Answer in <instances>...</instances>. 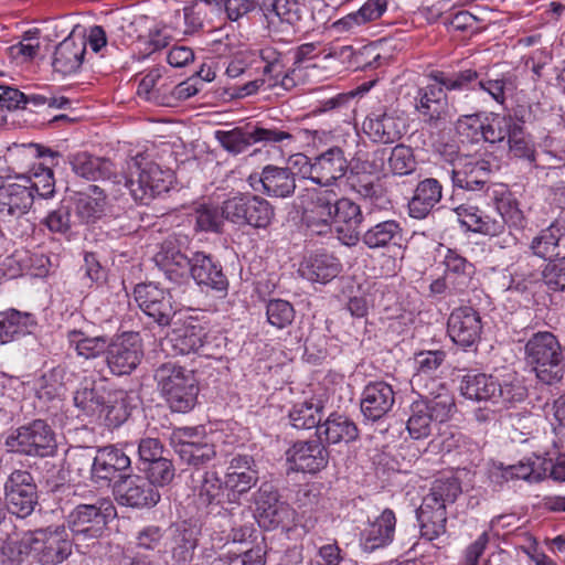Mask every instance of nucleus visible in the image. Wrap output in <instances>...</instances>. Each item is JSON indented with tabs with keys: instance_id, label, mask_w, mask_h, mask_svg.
Returning a JSON list of instances; mask_svg holds the SVG:
<instances>
[{
	"instance_id": "052dcab7",
	"label": "nucleus",
	"mask_w": 565,
	"mask_h": 565,
	"mask_svg": "<svg viewBox=\"0 0 565 565\" xmlns=\"http://www.w3.org/2000/svg\"><path fill=\"white\" fill-rule=\"evenodd\" d=\"M461 493V486L457 478L446 477L436 479L430 491L424 498L434 499L435 503L447 508L452 504Z\"/></svg>"
},
{
	"instance_id": "7c9ffc66",
	"label": "nucleus",
	"mask_w": 565,
	"mask_h": 565,
	"mask_svg": "<svg viewBox=\"0 0 565 565\" xmlns=\"http://www.w3.org/2000/svg\"><path fill=\"white\" fill-rule=\"evenodd\" d=\"M258 182L264 194L276 199L290 198L297 188L296 173L287 167H264Z\"/></svg>"
},
{
	"instance_id": "ddd939ff",
	"label": "nucleus",
	"mask_w": 565,
	"mask_h": 565,
	"mask_svg": "<svg viewBox=\"0 0 565 565\" xmlns=\"http://www.w3.org/2000/svg\"><path fill=\"white\" fill-rule=\"evenodd\" d=\"M7 508L19 518L30 515L38 504L36 486L29 471L14 470L4 484Z\"/></svg>"
},
{
	"instance_id": "bb28decb",
	"label": "nucleus",
	"mask_w": 565,
	"mask_h": 565,
	"mask_svg": "<svg viewBox=\"0 0 565 565\" xmlns=\"http://www.w3.org/2000/svg\"><path fill=\"white\" fill-rule=\"evenodd\" d=\"M67 161L76 175L88 181L108 180L114 183L118 179L114 163L106 158L82 151L70 154Z\"/></svg>"
},
{
	"instance_id": "c756f323",
	"label": "nucleus",
	"mask_w": 565,
	"mask_h": 565,
	"mask_svg": "<svg viewBox=\"0 0 565 565\" xmlns=\"http://www.w3.org/2000/svg\"><path fill=\"white\" fill-rule=\"evenodd\" d=\"M130 458L114 446L104 447L95 455V468L93 469V481L95 483H109L120 473L130 468Z\"/></svg>"
},
{
	"instance_id": "2f4dec72",
	"label": "nucleus",
	"mask_w": 565,
	"mask_h": 565,
	"mask_svg": "<svg viewBox=\"0 0 565 565\" xmlns=\"http://www.w3.org/2000/svg\"><path fill=\"white\" fill-rule=\"evenodd\" d=\"M446 266V278L448 279L454 295L465 294L475 286V265L454 249H447L444 257Z\"/></svg>"
},
{
	"instance_id": "393cba45",
	"label": "nucleus",
	"mask_w": 565,
	"mask_h": 565,
	"mask_svg": "<svg viewBox=\"0 0 565 565\" xmlns=\"http://www.w3.org/2000/svg\"><path fill=\"white\" fill-rule=\"evenodd\" d=\"M395 529V513L391 509L383 510L361 532L360 542L363 551L370 553L391 544L394 540Z\"/></svg>"
},
{
	"instance_id": "e2e57ef3",
	"label": "nucleus",
	"mask_w": 565,
	"mask_h": 565,
	"mask_svg": "<svg viewBox=\"0 0 565 565\" xmlns=\"http://www.w3.org/2000/svg\"><path fill=\"white\" fill-rule=\"evenodd\" d=\"M198 540L192 530H178L173 536L172 557L181 564L186 565L193 559Z\"/></svg>"
},
{
	"instance_id": "8fccbe9b",
	"label": "nucleus",
	"mask_w": 565,
	"mask_h": 565,
	"mask_svg": "<svg viewBox=\"0 0 565 565\" xmlns=\"http://www.w3.org/2000/svg\"><path fill=\"white\" fill-rule=\"evenodd\" d=\"M66 339L77 355L86 360L106 354L108 343L105 337H89L82 330L73 329L67 331Z\"/></svg>"
},
{
	"instance_id": "37998d69",
	"label": "nucleus",
	"mask_w": 565,
	"mask_h": 565,
	"mask_svg": "<svg viewBox=\"0 0 565 565\" xmlns=\"http://www.w3.org/2000/svg\"><path fill=\"white\" fill-rule=\"evenodd\" d=\"M499 382L484 373H468L460 382L461 394L471 401H497Z\"/></svg>"
},
{
	"instance_id": "6ab92c4d",
	"label": "nucleus",
	"mask_w": 565,
	"mask_h": 565,
	"mask_svg": "<svg viewBox=\"0 0 565 565\" xmlns=\"http://www.w3.org/2000/svg\"><path fill=\"white\" fill-rule=\"evenodd\" d=\"M490 163L469 156H457L451 161V180L455 186L480 191L490 178Z\"/></svg>"
},
{
	"instance_id": "72a5a7b5",
	"label": "nucleus",
	"mask_w": 565,
	"mask_h": 565,
	"mask_svg": "<svg viewBox=\"0 0 565 565\" xmlns=\"http://www.w3.org/2000/svg\"><path fill=\"white\" fill-rule=\"evenodd\" d=\"M441 196L443 188L437 179L427 178L420 181L408 202L409 216L417 220L425 218L440 202Z\"/></svg>"
},
{
	"instance_id": "de8ad7c7",
	"label": "nucleus",
	"mask_w": 565,
	"mask_h": 565,
	"mask_svg": "<svg viewBox=\"0 0 565 565\" xmlns=\"http://www.w3.org/2000/svg\"><path fill=\"white\" fill-rule=\"evenodd\" d=\"M565 233V225L559 220L553 222L548 227L541 231L531 244L533 253L544 259H552L558 256V243Z\"/></svg>"
},
{
	"instance_id": "0eeeda50",
	"label": "nucleus",
	"mask_w": 565,
	"mask_h": 565,
	"mask_svg": "<svg viewBox=\"0 0 565 565\" xmlns=\"http://www.w3.org/2000/svg\"><path fill=\"white\" fill-rule=\"evenodd\" d=\"M223 215L225 220L238 226L267 228L274 220L275 211L266 199L241 193L223 202Z\"/></svg>"
},
{
	"instance_id": "49530a36",
	"label": "nucleus",
	"mask_w": 565,
	"mask_h": 565,
	"mask_svg": "<svg viewBox=\"0 0 565 565\" xmlns=\"http://www.w3.org/2000/svg\"><path fill=\"white\" fill-rule=\"evenodd\" d=\"M403 236V228L395 220H386L367 228L361 236L363 244L371 249L396 244Z\"/></svg>"
},
{
	"instance_id": "4c0bfd02",
	"label": "nucleus",
	"mask_w": 565,
	"mask_h": 565,
	"mask_svg": "<svg viewBox=\"0 0 565 565\" xmlns=\"http://www.w3.org/2000/svg\"><path fill=\"white\" fill-rule=\"evenodd\" d=\"M417 520L420 525L422 537L429 542L446 532V508L443 504L435 503L431 498L423 499L422 505L417 510Z\"/></svg>"
},
{
	"instance_id": "5701e85b",
	"label": "nucleus",
	"mask_w": 565,
	"mask_h": 565,
	"mask_svg": "<svg viewBox=\"0 0 565 565\" xmlns=\"http://www.w3.org/2000/svg\"><path fill=\"white\" fill-rule=\"evenodd\" d=\"M189 276L200 285L216 291H226L228 280L222 266L204 252H193L189 266Z\"/></svg>"
},
{
	"instance_id": "a211bd4d",
	"label": "nucleus",
	"mask_w": 565,
	"mask_h": 565,
	"mask_svg": "<svg viewBox=\"0 0 565 565\" xmlns=\"http://www.w3.org/2000/svg\"><path fill=\"white\" fill-rule=\"evenodd\" d=\"M363 130L374 142L387 145L402 138L405 124L396 110L381 108L365 118Z\"/></svg>"
},
{
	"instance_id": "5fc2aeb1",
	"label": "nucleus",
	"mask_w": 565,
	"mask_h": 565,
	"mask_svg": "<svg viewBox=\"0 0 565 565\" xmlns=\"http://www.w3.org/2000/svg\"><path fill=\"white\" fill-rule=\"evenodd\" d=\"M429 77L439 84L444 90L475 88L479 81V74L473 70H465L457 73L435 71L430 73Z\"/></svg>"
},
{
	"instance_id": "a878e982",
	"label": "nucleus",
	"mask_w": 565,
	"mask_h": 565,
	"mask_svg": "<svg viewBox=\"0 0 565 565\" xmlns=\"http://www.w3.org/2000/svg\"><path fill=\"white\" fill-rule=\"evenodd\" d=\"M258 481V470L254 458L249 455L234 456L226 469L224 484L233 493L244 494Z\"/></svg>"
},
{
	"instance_id": "412c9836",
	"label": "nucleus",
	"mask_w": 565,
	"mask_h": 565,
	"mask_svg": "<svg viewBox=\"0 0 565 565\" xmlns=\"http://www.w3.org/2000/svg\"><path fill=\"white\" fill-rule=\"evenodd\" d=\"M291 469L316 473L327 467L329 451L320 439L297 441L286 452Z\"/></svg>"
},
{
	"instance_id": "6e6552de",
	"label": "nucleus",
	"mask_w": 565,
	"mask_h": 565,
	"mask_svg": "<svg viewBox=\"0 0 565 565\" xmlns=\"http://www.w3.org/2000/svg\"><path fill=\"white\" fill-rule=\"evenodd\" d=\"M413 104L420 121L429 129L441 131L452 122L447 94L436 82L418 87Z\"/></svg>"
},
{
	"instance_id": "dca6fc26",
	"label": "nucleus",
	"mask_w": 565,
	"mask_h": 565,
	"mask_svg": "<svg viewBox=\"0 0 565 565\" xmlns=\"http://www.w3.org/2000/svg\"><path fill=\"white\" fill-rule=\"evenodd\" d=\"M191 256L186 254L182 244L172 237L167 238L153 256L156 266L167 279L181 284L189 278Z\"/></svg>"
},
{
	"instance_id": "774afa93",
	"label": "nucleus",
	"mask_w": 565,
	"mask_h": 565,
	"mask_svg": "<svg viewBox=\"0 0 565 565\" xmlns=\"http://www.w3.org/2000/svg\"><path fill=\"white\" fill-rule=\"evenodd\" d=\"M289 418L292 426L298 429L318 428L321 425L320 408L313 404L302 403L296 405L289 413Z\"/></svg>"
},
{
	"instance_id": "f8f14e48",
	"label": "nucleus",
	"mask_w": 565,
	"mask_h": 565,
	"mask_svg": "<svg viewBox=\"0 0 565 565\" xmlns=\"http://www.w3.org/2000/svg\"><path fill=\"white\" fill-rule=\"evenodd\" d=\"M337 201L338 194L333 190L313 189L308 191L301 201L302 221L318 234L327 233L332 225Z\"/></svg>"
},
{
	"instance_id": "f704fd0d",
	"label": "nucleus",
	"mask_w": 565,
	"mask_h": 565,
	"mask_svg": "<svg viewBox=\"0 0 565 565\" xmlns=\"http://www.w3.org/2000/svg\"><path fill=\"white\" fill-rule=\"evenodd\" d=\"M85 52L86 40L84 38L68 36L64 39L54 51L52 62L54 71L64 75L76 72L83 63Z\"/></svg>"
},
{
	"instance_id": "bf43d9fd",
	"label": "nucleus",
	"mask_w": 565,
	"mask_h": 565,
	"mask_svg": "<svg viewBox=\"0 0 565 565\" xmlns=\"http://www.w3.org/2000/svg\"><path fill=\"white\" fill-rule=\"evenodd\" d=\"M224 481L215 471H206L203 475L200 487L198 488L196 499L200 507H209L221 502Z\"/></svg>"
},
{
	"instance_id": "20e7f679",
	"label": "nucleus",
	"mask_w": 565,
	"mask_h": 565,
	"mask_svg": "<svg viewBox=\"0 0 565 565\" xmlns=\"http://www.w3.org/2000/svg\"><path fill=\"white\" fill-rule=\"evenodd\" d=\"M524 360L543 384H556L564 376L565 355L559 341L552 332L534 333L525 343Z\"/></svg>"
},
{
	"instance_id": "13d9d810",
	"label": "nucleus",
	"mask_w": 565,
	"mask_h": 565,
	"mask_svg": "<svg viewBox=\"0 0 565 565\" xmlns=\"http://www.w3.org/2000/svg\"><path fill=\"white\" fill-rule=\"evenodd\" d=\"M215 139L230 153L238 154L253 145L252 131L242 127L232 130H216Z\"/></svg>"
},
{
	"instance_id": "39448f33",
	"label": "nucleus",
	"mask_w": 565,
	"mask_h": 565,
	"mask_svg": "<svg viewBox=\"0 0 565 565\" xmlns=\"http://www.w3.org/2000/svg\"><path fill=\"white\" fill-rule=\"evenodd\" d=\"M154 380L172 412L188 413L196 405L200 388L192 370L166 362L156 369Z\"/></svg>"
},
{
	"instance_id": "f3484780",
	"label": "nucleus",
	"mask_w": 565,
	"mask_h": 565,
	"mask_svg": "<svg viewBox=\"0 0 565 565\" xmlns=\"http://www.w3.org/2000/svg\"><path fill=\"white\" fill-rule=\"evenodd\" d=\"M117 501L131 508H150L160 500V493L146 478L124 476L114 486Z\"/></svg>"
},
{
	"instance_id": "423d86ee",
	"label": "nucleus",
	"mask_w": 565,
	"mask_h": 565,
	"mask_svg": "<svg viewBox=\"0 0 565 565\" xmlns=\"http://www.w3.org/2000/svg\"><path fill=\"white\" fill-rule=\"evenodd\" d=\"M4 445L11 452L41 458L53 456L57 447L53 429L43 419L11 430Z\"/></svg>"
},
{
	"instance_id": "c9c22d12",
	"label": "nucleus",
	"mask_w": 565,
	"mask_h": 565,
	"mask_svg": "<svg viewBox=\"0 0 565 565\" xmlns=\"http://www.w3.org/2000/svg\"><path fill=\"white\" fill-rule=\"evenodd\" d=\"M107 391L104 385L93 377H85L74 393V404L86 416L104 413L107 402Z\"/></svg>"
},
{
	"instance_id": "c03bdc74",
	"label": "nucleus",
	"mask_w": 565,
	"mask_h": 565,
	"mask_svg": "<svg viewBox=\"0 0 565 565\" xmlns=\"http://www.w3.org/2000/svg\"><path fill=\"white\" fill-rule=\"evenodd\" d=\"M259 55L264 63L263 75L268 77L269 88L281 86L288 90L295 86V79L287 72L280 52L268 46L262 49Z\"/></svg>"
},
{
	"instance_id": "4d7b16f0",
	"label": "nucleus",
	"mask_w": 565,
	"mask_h": 565,
	"mask_svg": "<svg viewBox=\"0 0 565 565\" xmlns=\"http://www.w3.org/2000/svg\"><path fill=\"white\" fill-rule=\"evenodd\" d=\"M483 121L482 134L480 140L486 142L495 143L501 142L508 138L516 125V121L511 116L492 115Z\"/></svg>"
},
{
	"instance_id": "69168bd1",
	"label": "nucleus",
	"mask_w": 565,
	"mask_h": 565,
	"mask_svg": "<svg viewBox=\"0 0 565 565\" xmlns=\"http://www.w3.org/2000/svg\"><path fill=\"white\" fill-rule=\"evenodd\" d=\"M195 228L204 232H218L223 225V206L221 212L217 206L200 204L194 210Z\"/></svg>"
},
{
	"instance_id": "a18cd8bd",
	"label": "nucleus",
	"mask_w": 565,
	"mask_h": 565,
	"mask_svg": "<svg viewBox=\"0 0 565 565\" xmlns=\"http://www.w3.org/2000/svg\"><path fill=\"white\" fill-rule=\"evenodd\" d=\"M324 436L327 443H350L358 438L359 429L349 417L340 414H331L323 424L318 426L319 439Z\"/></svg>"
},
{
	"instance_id": "58836bf2",
	"label": "nucleus",
	"mask_w": 565,
	"mask_h": 565,
	"mask_svg": "<svg viewBox=\"0 0 565 565\" xmlns=\"http://www.w3.org/2000/svg\"><path fill=\"white\" fill-rule=\"evenodd\" d=\"M256 512L258 522L265 526L276 527L282 521L286 512L284 503L279 502L278 494L273 486L264 483L255 494Z\"/></svg>"
},
{
	"instance_id": "79ce46f5",
	"label": "nucleus",
	"mask_w": 565,
	"mask_h": 565,
	"mask_svg": "<svg viewBox=\"0 0 565 565\" xmlns=\"http://www.w3.org/2000/svg\"><path fill=\"white\" fill-rule=\"evenodd\" d=\"M374 160L381 161V168L384 169V161L387 160L388 171L394 175H408L416 170V159L411 147L399 143L390 150L379 149L373 153Z\"/></svg>"
},
{
	"instance_id": "9b49d317",
	"label": "nucleus",
	"mask_w": 565,
	"mask_h": 565,
	"mask_svg": "<svg viewBox=\"0 0 565 565\" xmlns=\"http://www.w3.org/2000/svg\"><path fill=\"white\" fill-rule=\"evenodd\" d=\"M303 174L320 186H330L343 178L348 170V160L340 147H331L313 158L302 157Z\"/></svg>"
},
{
	"instance_id": "9d476101",
	"label": "nucleus",
	"mask_w": 565,
	"mask_h": 565,
	"mask_svg": "<svg viewBox=\"0 0 565 565\" xmlns=\"http://www.w3.org/2000/svg\"><path fill=\"white\" fill-rule=\"evenodd\" d=\"M170 445L183 462L195 467L207 463L216 455L214 445L209 441L201 426L173 429Z\"/></svg>"
},
{
	"instance_id": "0e129e2a",
	"label": "nucleus",
	"mask_w": 565,
	"mask_h": 565,
	"mask_svg": "<svg viewBox=\"0 0 565 565\" xmlns=\"http://www.w3.org/2000/svg\"><path fill=\"white\" fill-rule=\"evenodd\" d=\"M67 469L78 477L87 475L93 479V469L95 468V455L89 447H77L67 452Z\"/></svg>"
},
{
	"instance_id": "603ef678",
	"label": "nucleus",
	"mask_w": 565,
	"mask_h": 565,
	"mask_svg": "<svg viewBox=\"0 0 565 565\" xmlns=\"http://www.w3.org/2000/svg\"><path fill=\"white\" fill-rule=\"evenodd\" d=\"M422 399L427 407V413L435 419V423H444L455 408V399L443 383L437 384L433 395L422 394Z\"/></svg>"
},
{
	"instance_id": "680f3d73",
	"label": "nucleus",
	"mask_w": 565,
	"mask_h": 565,
	"mask_svg": "<svg viewBox=\"0 0 565 565\" xmlns=\"http://www.w3.org/2000/svg\"><path fill=\"white\" fill-rule=\"evenodd\" d=\"M495 211L499 217H502L504 226L522 228L525 225V217L519 207L518 201L511 193H504L495 200Z\"/></svg>"
},
{
	"instance_id": "7ed1b4c3",
	"label": "nucleus",
	"mask_w": 565,
	"mask_h": 565,
	"mask_svg": "<svg viewBox=\"0 0 565 565\" xmlns=\"http://www.w3.org/2000/svg\"><path fill=\"white\" fill-rule=\"evenodd\" d=\"M115 516L116 508L107 498L76 505L67 515L66 523L77 551L85 554L88 547L95 545L109 520Z\"/></svg>"
},
{
	"instance_id": "2eb2a0df",
	"label": "nucleus",
	"mask_w": 565,
	"mask_h": 565,
	"mask_svg": "<svg viewBox=\"0 0 565 565\" xmlns=\"http://www.w3.org/2000/svg\"><path fill=\"white\" fill-rule=\"evenodd\" d=\"M28 178L19 177L17 182H7L0 186V221L20 222L34 203L32 188Z\"/></svg>"
},
{
	"instance_id": "ea45409f",
	"label": "nucleus",
	"mask_w": 565,
	"mask_h": 565,
	"mask_svg": "<svg viewBox=\"0 0 565 565\" xmlns=\"http://www.w3.org/2000/svg\"><path fill=\"white\" fill-rule=\"evenodd\" d=\"M36 327V320L30 312L10 309L0 313V343H9L30 334Z\"/></svg>"
},
{
	"instance_id": "09e8293b",
	"label": "nucleus",
	"mask_w": 565,
	"mask_h": 565,
	"mask_svg": "<svg viewBox=\"0 0 565 565\" xmlns=\"http://www.w3.org/2000/svg\"><path fill=\"white\" fill-rule=\"evenodd\" d=\"M390 0H367L358 11L351 12L335 22V26L343 31L380 19L386 11Z\"/></svg>"
},
{
	"instance_id": "6e6d98bb",
	"label": "nucleus",
	"mask_w": 565,
	"mask_h": 565,
	"mask_svg": "<svg viewBox=\"0 0 565 565\" xmlns=\"http://www.w3.org/2000/svg\"><path fill=\"white\" fill-rule=\"evenodd\" d=\"M435 419L427 413L423 401H416L411 406V416L407 420V430L412 438L422 439L430 435Z\"/></svg>"
},
{
	"instance_id": "c85d7f7f",
	"label": "nucleus",
	"mask_w": 565,
	"mask_h": 565,
	"mask_svg": "<svg viewBox=\"0 0 565 565\" xmlns=\"http://www.w3.org/2000/svg\"><path fill=\"white\" fill-rule=\"evenodd\" d=\"M446 354L444 351H425L415 355L416 372L411 379V385L419 394L433 395L435 387L440 382L434 377V374L443 364Z\"/></svg>"
},
{
	"instance_id": "1a4fd4ad",
	"label": "nucleus",
	"mask_w": 565,
	"mask_h": 565,
	"mask_svg": "<svg viewBox=\"0 0 565 565\" xmlns=\"http://www.w3.org/2000/svg\"><path fill=\"white\" fill-rule=\"evenodd\" d=\"M143 359L142 340L137 332H122L107 344L105 362L113 375L131 374Z\"/></svg>"
},
{
	"instance_id": "f257e3e1",
	"label": "nucleus",
	"mask_w": 565,
	"mask_h": 565,
	"mask_svg": "<svg viewBox=\"0 0 565 565\" xmlns=\"http://www.w3.org/2000/svg\"><path fill=\"white\" fill-rule=\"evenodd\" d=\"M73 545L66 526L55 525L26 532L21 537H9L1 552L12 562L33 555L42 565H57L71 556Z\"/></svg>"
},
{
	"instance_id": "b1692460",
	"label": "nucleus",
	"mask_w": 565,
	"mask_h": 565,
	"mask_svg": "<svg viewBox=\"0 0 565 565\" xmlns=\"http://www.w3.org/2000/svg\"><path fill=\"white\" fill-rule=\"evenodd\" d=\"M395 403V393L392 386L383 381L369 383L361 398V412L370 420H379L384 417Z\"/></svg>"
},
{
	"instance_id": "3c124183",
	"label": "nucleus",
	"mask_w": 565,
	"mask_h": 565,
	"mask_svg": "<svg viewBox=\"0 0 565 565\" xmlns=\"http://www.w3.org/2000/svg\"><path fill=\"white\" fill-rule=\"evenodd\" d=\"M74 373L67 365H57L39 380L38 395L40 398L52 399L60 396L64 387L72 383Z\"/></svg>"
},
{
	"instance_id": "4468645a",
	"label": "nucleus",
	"mask_w": 565,
	"mask_h": 565,
	"mask_svg": "<svg viewBox=\"0 0 565 565\" xmlns=\"http://www.w3.org/2000/svg\"><path fill=\"white\" fill-rule=\"evenodd\" d=\"M139 308L159 326L170 324L178 308L169 290L154 284H139L134 290Z\"/></svg>"
},
{
	"instance_id": "338daca9",
	"label": "nucleus",
	"mask_w": 565,
	"mask_h": 565,
	"mask_svg": "<svg viewBox=\"0 0 565 565\" xmlns=\"http://www.w3.org/2000/svg\"><path fill=\"white\" fill-rule=\"evenodd\" d=\"M527 394L523 380L516 374L507 375L502 382H499L497 390V401L501 399L505 404L522 402Z\"/></svg>"
},
{
	"instance_id": "a19ab883",
	"label": "nucleus",
	"mask_w": 565,
	"mask_h": 565,
	"mask_svg": "<svg viewBox=\"0 0 565 565\" xmlns=\"http://www.w3.org/2000/svg\"><path fill=\"white\" fill-rule=\"evenodd\" d=\"M186 32H194L205 23L213 24L223 15V0H194L183 9Z\"/></svg>"
},
{
	"instance_id": "864d4df0",
	"label": "nucleus",
	"mask_w": 565,
	"mask_h": 565,
	"mask_svg": "<svg viewBox=\"0 0 565 565\" xmlns=\"http://www.w3.org/2000/svg\"><path fill=\"white\" fill-rule=\"evenodd\" d=\"M353 94L334 93L332 87H319L312 90V97L317 105L312 114H323L337 111L340 113L349 108L353 99Z\"/></svg>"
},
{
	"instance_id": "e433bc0d",
	"label": "nucleus",
	"mask_w": 565,
	"mask_h": 565,
	"mask_svg": "<svg viewBox=\"0 0 565 565\" xmlns=\"http://www.w3.org/2000/svg\"><path fill=\"white\" fill-rule=\"evenodd\" d=\"M341 263L332 255L313 254L303 259L299 273L301 277L312 281L327 284L341 271Z\"/></svg>"
},
{
	"instance_id": "473e14b6",
	"label": "nucleus",
	"mask_w": 565,
	"mask_h": 565,
	"mask_svg": "<svg viewBox=\"0 0 565 565\" xmlns=\"http://www.w3.org/2000/svg\"><path fill=\"white\" fill-rule=\"evenodd\" d=\"M106 203L104 190L98 185L92 184L86 191L75 194V216L81 224H93L105 214Z\"/></svg>"
},
{
	"instance_id": "4be33fe9",
	"label": "nucleus",
	"mask_w": 565,
	"mask_h": 565,
	"mask_svg": "<svg viewBox=\"0 0 565 565\" xmlns=\"http://www.w3.org/2000/svg\"><path fill=\"white\" fill-rule=\"evenodd\" d=\"M362 222L363 214L360 205L348 198L338 196L332 224L345 245L353 246L359 242Z\"/></svg>"
},
{
	"instance_id": "f03ea898",
	"label": "nucleus",
	"mask_w": 565,
	"mask_h": 565,
	"mask_svg": "<svg viewBox=\"0 0 565 565\" xmlns=\"http://www.w3.org/2000/svg\"><path fill=\"white\" fill-rule=\"evenodd\" d=\"M127 173L128 175L118 174L114 183L124 182L135 201L142 204H148L156 196L167 192L172 182L171 172L162 170L149 154L143 152L137 153L127 161Z\"/></svg>"
},
{
	"instance_id": "aec40b11",
	"label": "nucleus",
	"mask_w": 565,
	"mask_h": 565,
	"mask_svg": "<svg viewBox=\"0 0 565 565\" xmlns=\"http://www.w3.org/2000/svg\"><path fill=\"white\" fill-rule=\"evenodd\" d=\"M447 331L454 343L465 349L470 348L480 340L481 318L471 307L457 308L448 318Z\"/></svg>"
},
{
	"instance_id": "cd10ccee",
	"label": "nucleus",
	"mask_w": 565,
	"mask_h": 565,
	"mask_svg": "<svg viewBox=\"0 0 565 565\" xmlns=\"http://www.w3.org/2000/svg\"><path fill=\"white\" fill-rule=\"evenodd\" d=\"M204 328L190 318L180 327L173 328L168 340L178 354L200 353L209 355Z\"/></svg>"
}]
</instances>
